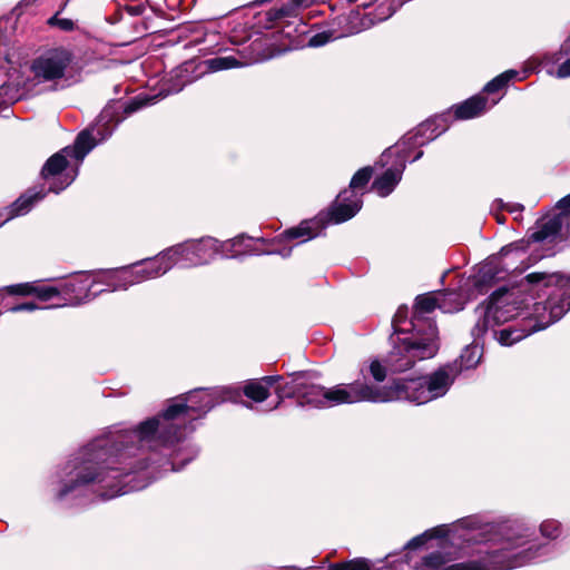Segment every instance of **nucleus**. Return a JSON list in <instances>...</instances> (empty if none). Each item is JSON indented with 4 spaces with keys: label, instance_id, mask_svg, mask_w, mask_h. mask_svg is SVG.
I'll return each mask as SVG.
<instances>
[{
    "label": "nucleus",
    "instance_id": "42",
    "mask_svg": "<svg viewBox=\"0 0 570 570\" xmlns=\"http://www.w3.org/2000/svg\"><path fill=\"white\" fill-rule=\"evenodd\" d=\"M180 72H181V71H180V69L176 70V73H175V75H176V77H179V76H180Z\"/></svg>",
    "mask_w": 570,
    "mask_h": 570
},
{
    "label": "nucleus",
    "instance_id": "35",
    "mask_svg": "<svg viewBox=\"0 0 570 570\" xmlns=\"http://www.w3.org/2000/svg\"><path fill=\"white\" fill-rule=\"evenodd\" d=\"M519 249H520V246H519L518 244H510V245H508V246H505V247H503V248L501 249L500 255H501L502 257H507V256H509L510 254H512L513 252H518Z\"/></svg>",
    "mask_w": 570,
    "mask_h": 570
},
{
    "label": "nucleus",
    "instance_id": "8",
    "mask_svg": "<svg viewBox=\"0 0 570 570\" xmlns=\"http://www.w3.org/2000/svg\"><path fill=\"white\" fill-rule=\"evenodd\" d=\"M175 266V262H170V257L166 252L153 259H146L139 264H135L131 268L121 269L112 276L117 282L111 291L126 289L128 286L156 278Z\"/></svg>",
    "mask_w": 570,
    "mask_h": 570
},
{
    "label": "nucleus",
    "instance_id": "30",
    "mask_svg": "<svg viewBox=\"0 0 570 570\" xmlns=\"http://www.w3.org/2000/svg\"><path fill=\"white\" fill-rule=\"evenodd\" d=\"M370 372H371L372 376L377 382L384 381V379L386 376L385 367L382 366V364L379 361H376V360L371 362V364H370Z\"/></svg>",
    "mask_w": 570,
    "mask_h": 570
},
{
    "label": "nucleus",
    "instance_id": "41",
    "mask_svg": "<svg viewBox=\"0 0 570 570\" xmlns=\"http://www.w3.org/2000/svg\"><path fill=\"white\" fill-rule=\"evenodd\" d=\"M422 155H423V153H422V151H419V153L414 156L413 160H417L419 158H421V157H422Z\"/></svg>",
    "mask_w": 570,
    "mask_h": 570
},
{
    "label": "nucleus",
    "instance_id": "19",
    "mask_svg": "<svg viewBox=\"0 0 570 570\" xmlns=\"http://www.w3.org/2000/svg\"><path fill=\"white\" fill-rule=\"evenodd\" d=\"M451 531L452 529L446 525L436 527L432 530L425 531L421 535L413 538L411 541H409L406 547L410 549L419 548L432 538L449 537Z\"/></svg>",
    "mask_w": 570,
    "mask_h": 570
},
{
    "label": "nucleus",
    "instance_id": "44",
    "mask_svg": "<svg viewBox=\"0 0 570 570\" xmlns=\"http://www.w3.org/2000/svg\"><path fill=\"white\" fill-rule=\"evenodd\" d=\"M524 73H528V71H524ZM527 78V75H523L522 77H520V80H523Z\"/></svg>",
    "mask_w": 570,
    "mask_h": 570
},
{
    "label": "nucleus",
    "instance_id": "27",
    "mask_svg": "<svg viewBox=\"0 0 570 570\" xmlns=\"http://www.w3.org/2000/svg\"><path fill=\"white\" fill-rule=\"evenodd\" d=\"M59 11L48 19V24L51 27H56L61 31H72L76 29V22L68 18H60Z\"/></svg>",
    "mask_w": 570,
    "mask_h": 570
},
{
    "label": "nucleus",
    "instance_id": "28",
    "mask_svg": "<svg viewBox=\"0 0 570 570\" xmlns=\"http://www.w3.org/2000/svg\"><path fill=\"white\" fill-rule=\"evenodd\" d=\"M540 531L543 537L554 539L559 535V523L556 520H547L541 523Z\"/></svg>",
    "mask_w": 570,
    "mask_h": 570
},
{
    "label": "nucleus",
    "instance_id": "37",
    "mask_svg": "<svg viewBox=\"0 0 570 570\" xmlns=\"http://www.w3.org/2000/svg\"><path fill=\"white\" fill-rule=\"evenodd\" d=\"M391 154H392V149L390 148V149H387L386 151H384V153L382 154L380 161H381L383 165L387 164V157H390V155H391Z\"/></svg>",
    "mask_w": 570,
    "mask_h": 570
},
{
    "label": "nucleus",
    "instance_id": "25",
    "mask_svg": "<svg viewBox=\"0 0 570 570\" xmlns=\"http://www.w3.org/2000/svg\"><path fill=\"white\" fill-rule=\"evenodd\" d=\"M36 283L37 282H29V283L10 285V286L6 287V291L10 295H20V296L35 295Z\"/></svg>",
    "mask_w": 570,
    "mask_h": 570
},
{
    "label": "nucleus",
    "instance_id": "3",
    "mask_svg": "<svg viewBox=\"0 0 570 570\" xmlns=\"http://www.w3.org/2000/svg\"><path fill=\"white\" fill-rule=\"evenodd\" d=\"M279 392L286 396L297 397L299 405H311L314 407L382 400L380 396L374 395V386L367 384L355 382L325 389L321 385L307 383L303 380V375L295 376L292 383L284 385Z\"/></svg>",
    "mask_w": 570,
    "mask_h": 570
},
{
    "label": "nucleus",
    "instance_id": "38",
    "mask_svg": "<svg viewBox=\"0 0 570 570\" xmlns=\"http://www.w3.org/2000/svg\"><path fill=\"white\" fill-rule=\"evenodd\" d=\"M185 85H186V82H185V81H183V82H180L179 85L174 86V87L169 90V92H179V91L184 88V86H185Z\"/></svg>",
    "mask_w": 570,
    "mask_h": 570
},
{
    "label": "nucleus",
    "instance_id": "29",
    "mask_svg": "<svg viewBox=\"0 0 570 570\" xmlns=\"http://www.w3.org/2000/svg\"><path fill=\"white\" fill-rule=\"evenodd\" d=\"M58 294H59V291L56 287L41 286L38 283H36L35 296H37L39 299L49 301L52 297L57 296Z\"/></svg>",
    "mask_w": 570,
    "mask_h": 570
},
{
    "label": "nucleus",
    "instance_id": "31",
    "mask_svg": "<svg viewBox=\"0 0 570 570\" xmlns=\"http://www.w3.org/2000/svg\"><path fill=\"white\" fill-rule=\"evenodd\" d=\"M330 38L331 36L326 32L316 33L308 39V46L313 48L322 47L330 41Z\"/></svg>",
    "mask_w": 570,
    "mask_h": 570
},
{
    "label": "nucleus",
    "instance_id": "12",
    "mask_svg": "<svg viewBox=\"0 0 570 570\" xmlns=\"http://www.w3.org/2000/svg\"><path fill=\"white\" fill-rule=\"evenodd\" d=\"M448 298L449 296L438 294V292L417 296L411 321L412 331H415L416 334H424L429 323L435 326L431 320H425L424 317L425 314L432 313L435 308H440L444 313L461 311V303L459 301L455 304H449Z\"/></svg>",
    "mask_w": 570,
    "mask_h": 570
},
{
    "label": "nucleus",
    "instance_id": "7",
    "mask_svg": "<svg viewBox=\"0 0 570 570\" xmlns=\"http://www.w3.org/2000/svg\"><path fill=\"white\" fill-rule=\"evenodd\" d=\"M434 124L432 121L422 122L413 131L407 132L395 145L394 154L399 158V166L389 168L383 175L377 177L373 183V189L381 196L390 195L402 178L405 168V159L410 156V150L416 146L433 140L438 134H434Z\"/></svg>",
    "mask_w": 570,
    "mask_h": 570
},
{
    "label": "nucleus",
    "instance_id": "18",
    "mask_svg": "<svg viewBox=\"0 0 570 570\" xmlns=\"http://www.w3.org/2000/svg\"><path fill=\"white\" fill-rule=\"evenodd\" d=\"M321 227L318 220L303 222L299 226L287 229L284 235L288 239H296L305 237V239L313 238L317 235L316 229Z\"/></svg>",
    "mask_w": 570,
    "mask_h": 570
},
{
    "label": "nucleus",
    "instance_id": "14",
    "mask_svg": "<svg viewBox=\"0 0 570 570\" xmlns=\"http://www.w3.org/2000/svg\"><path fill=\"white\" fill-rule=\"evenodd\" d=\"M561 209L559 215L548 217L540 223L539 230L534 232L531 238L535 242H541L550 237H554L561 230L564 223H568L570 217V194L558 203Z\"/></svg>",
    "mask_w": 570,
    "mask_h": 570
},
{
    "label": "nucleus",
    "instance_id": "36",
    "mask_svg": "<svg viewBox=\"0 0 570 570\" xmlns=\"http://www.w3.org/2000/svg\"><path fill=\"white\" fill-rule=\"evenodd\" d=\"M281 380V376H265L259 382H263L267 390Z\"/></svg>",
    "mask_w": 570,
    "mask_h": 570
},
{
    "label": "nucleus",
    "instance_id": "9",
    "mask_svg": "<svg viewBox=\"0 0 570 570\" xmlns=\"http://www.w3.org/2000/svg\"><path fill=\"white\" fill-rule=\"evenodd\" d=\"M73 60L72 52L65 47H56L43 51L31 62L30 69L39 82L62 79Z\"/></svg>",
    "mask_w": 570,
    "mask_h": 570
},
{
    "label": "nucleus",
    "instance_id": "43",
    "mask_svg": "<svg viewBox=\"0 0 570 570\" xmlns=\"http://www.w3.org/2000/svg\"><path fill=\"white\" fill-rule=\"evenodd\" d=\"M524 73H528V71H524ZM527 78V75H523L522 77H520V80H523Z\"/></svg>",
    "mask_w": 570,
    "mask_h": 570
},
{
    "label": "nucleus",
    "instance_id": "24",
    "mask_svg": "<svg viewBox=\"0 0 570 570\" xmlns=\"http://www.w3.org/2000/svg\"><path fill=\"white\" fill-rule=\"evenodd\" d=\"M450 559L442 552L436 551L423 558L421 570H435L444 566Z\"/></svg>",
    "mask_w": 570,
    "mask_h": 570
},
{
    "label": "nucleus",
    "instance_id": "45",
    "mask_svg": "<svg viewBox=\"0 0 570 570\" xmlns=\"http://www.w3.org/2000/svg\"><path fill=\"white\" fill-rule=\"evenodd\" d=\"M524 73H528V71H524ZM527 78V75H523L522 77H520V80H523Z\"/></svg>",
    "mask_w": 570,
    "mask_h": 570
},
{
    "label": "nucleus",
    "instance_id": "46",
    "mask_svg": "<svg viewBox=\"0 0 570 570\" xmlns=\"http://www.w3.org/2000/svg\"><path fill=\"white\" fill-rule=\"evenodd\" d=\"M289 570H297V569H296V568H292V569H289Z\"/></svg>",
    "mask_w": 570,
    "mask_h": 570
},
{
    "label": "nucleus",
    "instance_id": "40",
    "mask_svg": "<svg viewBox=\"0 0 570 570\" xmlns=\"http://www.w3.org/2000/svg\"><path fill=\"white\" fill-rule=\"evenodd\" d=\"M286 14H287V10L283 9V8H282V9L279 10V12H278V16H279V17H284V16H286Z\"/></svg>",
    "mask_w": 570,
    "mask_h": 570
},
{
    "label": "nucleus",
    "instance_id": "6",
    "mask_svg": "<svg viewBox=\"0 0 570 570\" xmlns=\"http://www.w3.org/2000/svg\"><path fill=\"white\" fill-rule=\"evenodd\" d=\"M110 120V115L104 111L94 127L79 134L72 148L67 147L47 160L41 170V175L45 179L63 176V183L59 186L56 183L50 185L49 189L51 191L59 193L63 190L75 179L76 175L68 176L62 174L68 165L66 155L73 156L78 160H82L85 156L97 145V142L105 140L111 135L112 128L109 126Z\"/></svg>",
    "mask_w": 570,
    "mask_h": 570
},
{
    "label": "nucleus",
    "instance_id": "4",
    "mask_svg": "<svg viewBox=\"0 0 570 570\" xmlns=\"http://www.w3.org/2000/svg\"><path fill=\"white\" fill-rule=\"evenodd\" d=\"M402 309H399L393 321V326L396 333H403L405 330L399 324ZM393 348L386 357L387 368L393 373H399L409 370L416 361L433 357L438 350V330L432 323L428 324L424 334H416L412 331L411 336L401 337L397 334L392 337Z\"/></svg>",
    "mask_w": 570,
    "mask_h": 570
},
{
    "label": "nucleus",
    "instance_id": "15",
    "mask_svg": "<svg viewBox=\"0 0 570 570\" xmlns=\"http://www.w3.org/2000/svg\"><path fill=\"white\" fill-rule=\"evenodd\" d=\"M96 282L90 276H85L80 279L72 281L67 284V289L75 294L73 304H81L90 301L99 292H91Z\"/></svg>",
    "mask_w": 570,
    "mask_h": 570
},
{
    "label": "nucleus",
    "instance_id": "23",
    "mask_svg": "<svg viewBox=\"0 0 570 570\" xmlns=\"http://www.w3.org/2000/svg\"><path fill=\"white\" fill-rule=\"evenodd\" d=\"M517 76L518 71L508 70L492 79L490 82H488L484 87V91L488 94L495 92L499 89L503 88L511 79H513Z\"/></svg>",
    "mask_w": 570,
    "mask_h": 570
},
{
    "label": "nucleus",
    "instance_id": "10",
    "mask_svg": "<svg viewBox=\"0 0 570 570\" xmlns=\"http://www.w3.org/2000/svg\"><path fill=\"white\" fill-rule=\"evenodd\" d=\"M372 177V168L364 167L356 171L350 183V190L342 191L335 205L330 213V222L340 224L354 217L362 207L360 196L355 194V189L363 188L367 185Z\"/></svg>",
    "mask_w": 570,
    "mask_h": 570
},
{
    "label": "nucleus",
    "instance_id": "11",
    "mask_svg": "<svg viewBox=\"0 0 570 570\" xmlns=\"http://www.w3.org/2000/svg\"><path fill=\"white\" fill-rule=\"evenodd\" d=\"M219 244L214 238L187 242L167 249L170 262L184 267L198 266L209 263L218 254Z\"/></svg>",
    "mask_w": 570,
    "mask_h": 570
},
{
    "label": "nucleus",
    "instance_id": "1",
    "mask_svg": "<svg viewBox=\"0 0 570 570\" xmlns=\"http://www.w3.org/2000/svg\"><path fill=\"white\" fill-rule=\"evenodd\" d=\"M237 396L227 387L198 389L175 401L161 415L140 423L135 431L96 439L68 463L69 483L62 487L58 497L62 499L91 482L105 483L110 490L101 494L104 499L144 489L146 483L118 485V479L146 468V450L158 452L184 440L193 430L187 426V421L200 417L219 403L235 401Z\"/></svg>",
    "mask_w": 570,
    "mask_h": 570
},
{
    "label": "nucleus",
    "instance_id": "17",
    "mask_svg": "<svg viewBox=\"0 0 570 570\" xmlns=\"http://www.w3.org/2000/svg\"><path fill=\"white\" fill-rule=\"evenodd\" d=\"M43 191H31L29 190L24 195H22L13 205L11 208L10 217H13L16 215H23L29 212L31 206L42 199L45 197Z\"/></svg>",
    "mask_w": 570,
    "mask_h": 570
},
{
    "label": "nucleus",
    "instance_id": "33",
    "mask_svg": "<svg viewBox=\"0 0 570 570\" xmlns=\"http://www.w3.org/2000/svg\"><path fill=\"white\" fill-rule=\"evenodd\" d=\"M438 294H443V295L449 296V298H448L449 304H455L456 301H459L461 303V309H463L464 301L460 294H458L455 292H438Z\"/></svg>",
    "mask_w": 570,
    "mask_h": 570
},
{
    "label": "nucleus",
    "instance_id": "26",
    "mask_svg": "<svg viewBox=\"0 0 570 570\" xmlns=\"http://www.w3.org/2000/svg\"><path fill=\"white\" fill-rule=\"evenodd\" d=\"M328 570H370V564L364 559H356L343 563L332 564Z\"/></svg>",
    "mask_w": 570,
    "mask_h": 570
},
{
    "label": "nucleus",
    "instance_id": "32",
    "mask_svg": "<svg viewBox=\"0 0 570 570\" xmlns=\"http://www.w3.org/2000/svg\"><path fill=\"white\" fill-rule=\"evenodd\" d=\"M556 77L558 78H567L570 77V59L566 60L561 63L556 72Z\"/></svg>",
    "mask_w": 570,
    "mask_h": 570
},
{
    "label": "nucleus",
    "instance_id": "13",
    "mask_svg": "<svg viewBox=\"0 0 570 570\" xmlns=\"http://www.w3.org/2000/svg\"><path fill=\"white\" fill-rule=\"evenodd\" d=\"M519 315V306L514 292L501 288L494 292L484 311V326L493 327Z\"/></svg>",
    "mask_w": 570,
    "mask_h": 570
},
{
    "label": "nucleus",
    "instance_id": "22",
    "mask_svg": "<svg viewBox=\"0 0 570 570\" xmlns=\"http://www.w3.org/2000/svg\"><path fill=\"white\" fill-rule=\"evenodd\" d=\"M461 367L469 370L478 365L481 358V351L478 345L468 346L461 354Z\"/></svg>",
    "mask_w": 570,
    "mask_h": 570
},
{
    "label": "nucleus",
    "instance_id": "5",
    "mask_svg": "<svg viewBox=\"0 0 570 570\" xmlns=\"http://www.w3.org/2000/svg\"><path fill=\"white\" fill-rule=\"evenodd\" d=\"M454 381L451 367H440L435 372L416 379L395 382L390 387H374V395L382 400L376 402L410 401L424 404L445 395Z\"/></svg>",
    "mask_w": 570,
    "mask_h": 570
},
{
    "label": "nucleus",
    "instance_id": "16",
    "mask_svg": "<svg viewBox=\"0 0 570 570\" xmlns=\"http://www.w3.org/2000/svg\"><path fill=\"white\" fill-rule=\"evenodd\" d=\"M487 109V99L482 96H474L454 107L456 119H470L480 116Z\"/></svg>",
    "mask_w": 570,
    "mask_h": 570
},
{
    "label": "nucleus",
    "instance_id": "21",
    "mask_svg": "<svg viewBox=\"0 0 570 570\" xmlns=\"http://www.w3.org/2000/svg\"><path fill=\"white\" fill-rule=\"evenodd\" d=\"M244 394L255 402H263L268 397L269 392L263 382L254 381L245 385Z\"/></svg>",
    "mask_w": 570,
    "mask_h": 570
},
{
    "label": "nucleus",
    "instance_id": "2",
    "mask_svg": "<svg viewBox=\"0 0 570 570\" xmlns=\"http://www.w3.org/2000/svg\"><path fill=\"white\" fill-rule=\"evenodd\" d=\"M525 279L530 284L542 283L553 289L546 302L533 305L532 313L523 318L522 328L508 327L499 332L498 340L501 345H512L531 333L547 328L570 309V276L559 273H531Z\"/></svg>",
    "mask_w": 570,
    "mask_h": 570
},
{
    "label": "nucleus",
    "instance_id": "20",
    "mask_svg": "<svg viewBox=\"0 0 570 570\" xmlns=\"http://www.w3.org/2000/svg\"><path fill=\"white\" fill-rule=\"evenodd\" d=\"M205 63L207 66V69L213 72L227 70L240 66V62H238V60L233 56L210 58L206 60Z\"/></svg>",
    "mask_w": 570,
    "mask_h": 570
},
{
    "label": "nucleus",
    "instance_id": "39",
    "mask_svg": "<svg viewBox=\"0 0 570 570\" xmlns=\"http://www.w3.org/2000/svg\"><path fill=\"white\" fill-rule=\"evenodd\" d=\"M282 389H283V387H279V389L277 390V394H278V396H279V401H278V403H277V404H275V407H278V404L282 402L283 397H287L286 395H284L283 393H281V392H279Z\"/></svg>",
    "mask_w": 570,
    "mask_h": 570
},
{
    "label": "nucleus",
    "instance_id": "34",
    "mask_svg": "<svg viewBox=\"0 0 570 570\" xmlns=\"http://www.w3.org/2000/svg\"><path fill=\"white\" fill-rule=\"evenodd\" d=\"M37 308H39V307L33 303H23V304H19V305L11 307L10 311L11 312H22V311H35Z\"/></svg>",
    "mask_w": 570,
    "mask_h": 570
}]
</instances>
